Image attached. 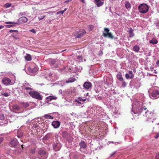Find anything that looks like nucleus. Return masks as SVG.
<instances>
[{"instance_id":"nucleus-58","label":"nucleus","mask_w":159,"mask_h":159,"mask_svg":"<svg viewBox=\"0 0 159 159\" xmlns=\"http://www.w3.org/2000/svg\"><path fill=\"white\" fill-rule=\"evenodd\" d=\"M17 149H16V150H15V151L16 152V151H17Z\"/></svg>"},{"instance_id":"nucleus-23","label":"nucleus","mask_w":159,"mask_h":159,"mask_svg":"<svg viewBox=\"0 0 159 159\" xmlns=\"http://www.w3.org/2000/svg\"><path fill=\"white\" fill-rule=\"evenodd\" d=\"M25 60L27 61H30L32 60L31 56L29 54H27L26 56L25 57Z\"/></svg>"},{"instance_id":"nucleus-19","label":"nucleus","mask_w":159,"mask_h":159,"mask_svg":"<svg viewBox=\"0 0 159 159\" xmlns=\"http://www.w3.org/2000/svg\"><path fill=\"white\" fill-rule=\"evenodd\" d=\"M129 36L130 37H133L134 36V34L133 33V30L132 28H130L129 31Z\"/></svg>"},{"instance_id":"nucleus-26","label":"nucleus","mask_w":159,"mask_h":159,"mask_svg":"<svg viewBox=\"0 0 159 159\" xmlns=\"http://www.w3.org/2000/svg\"><path fill=\"white\" fill-rule=\"evenodd\" d=\"M125 7L127 9L130 8L131 6L129 2H126L125 3Z\"/></svg>"},{"instance_id":"nucleus-46","label":"nucleus","mask_w":159,"mask_h":159,"mask_svg":"<svg viewBox=\"0 0 159 159\" xmlns=\"http://www.w3.org/2000/svg\"><path fill=\"white\" fill-rule=\"evenodd\" d=\"M159 137V133L157 134V135L155 136V139H157Z\"/></svg>"},{"instance_id":"nucleus-8","label":"nucleus","mask_w":159,"mask_h":159,"mask_svg":"<svg viewBox=\"0 0 159 159\" xmlns=\"http://www.w3.org/2000/svg\"><path fill=\"white\" fill-rule=\"evenodd\" d=\"M2 82L4 85L6 86L11 84H11H13V83L11 82V80L9 78L6 77H4L2 79Z\"/></svg>"},{"instance_id":"nucleus-9","label":"nucleus","mask_w":159,"mask_h":159,"mask_svg":"<svg viewBox=\"0 0 159 159\" xmlns=\"http://www.w3.org/2000/svg\"><path fill=\"white\" fill-rule=\"evenodd\" d=\"M79 145L80 147V151L81 152L83 151L87 147V145L86 143L84 141H81L79 144Z\"/></svg>"},{"instance_id":"nucleus-41","label":"nucleus","mask_w":159,"mask_h":159,"mask_svg":"<svg viewBox=\"0 0 159 159\" xmlns=\"http://www.w3.org/2000/svg\"><path fill=\"white\" fill-rule=\"evenodd\" d=\"M14 25H6V27L7 28H10L13 26Z\"/></svg>"},{"instance_id":"nucleus-44","label":"nucleus","mask_w":159,"mask_h":159,"mask_svg":"<svg viewBox=\"0 0 159 159\" xmlns=\"http://www.w3.org/2000/svg\"><path fill=\"white\" fill-rule=\"evenodd\" d=\"M147 109V108L145 107H143L142 109V111H145Z\"/></svg>"},{"instance_id":"nucleus-11","label":"nucleus","mask_w":159,"mask_h":159,"mask_svg":"<svg viewBox=\"0 0 159 159\" xmlns=\"http://www.w3.org/2000/svg\"><path fill=\"white\" fill-rule=\"evenodd\" d=\"M151 96L153 99H156L159 97V91L155 90L153 91L151 94Z\"/></svg>"},{"instance_id":"nucleus-36","label":"nucleus","mask_w":159,"mask_h":159,"mask_svg":"<svg viewBox=\"0 0 159 159\" xmlns=\"http://www.w3.org/2000/svg\"><path fill=\"white\" fill-rule=\"evenodd\" d=\"M79 99L80 101H82V102H84L85 101H86V99H82L80 97L79 98Z\"/></svg>"},{"instance_id":"nucleus-38","label":"nucleus","mask_w":159,"mask_h":159,"mask_svg":"<svg viewBox=\"0 0 159 159\" xmlns=\"http://www.w3.org/2000/svg\"><path fill=\"white\" fill-rule=\"evenodd\" d=\"M2 95L6 97H8L9 96L8 93H6L2 94Z\"/></svg>"},{"instance_id":"nucleus-16","label":"nucleus","mask_w":159,"mask_h":159,"mask_svg":"<svg viewBox=\"0 0 159 159\" xmlns=\"http://www.w3.org/2000/svg\"><path fill=\"white\" fill-rule=\"evenodd\" d=\"M92 84L89 82H85L83 85L84 87L86 89H89L91 87Z\"/></svg>"},{"instance_id":"nucleus-59","label":"nucleus","mask_w":159,"mask_h":159,"mask_svg":"<svg viewBox=\"0 0 159 159\" xmlns=\"http://www.w3.org/2000/svg\"><path fill=\"white\" fill-rule=\"evenodd\" d=\"M20 152H18V153H17V154H19V153Z\"/></svg>"},{"instance_id":"nucleus-50","label":"nucleus","mask_w":159,"mask_h":159,"mask_svg":"<svg viewBox=\"0 0 159 159\" xmlns=\"http://www.w3.org/2000/svg\"><path fill=\"white\" fill-rule=\"evenodd\" d=\"M4 27L2 25H0V30L2 28H3Z\"/></svg>"},{"instance_id":"nucleus-28","label":"nucleus","mask_w":159,"mask_h":159,"mask_svg":"<svg viewBox=\"0 0 159 159\" xmlns=\"http://www.w3.org/2000/svg\"><path fill=\"white\" fill-rule=\"evenodd\" d=\"M129 75L130 76V79H132L134 78V76L133 74V72L132 71H129Z\"/></svg>"},{"instance_id":"nucleus-45","label":"nucleus","mask_w":159,"mask_h":159,"mask_svg":"<svg viewBox=\"0 0 159 159\" xmlns=\"http://www.w3.org/2000/svg\"><path fill=\"white\" fill-rule=\"evenodd\" d=\"M30 31L34 33H36V31L34 29L30 30Z\"/></svg>"},{"instance_id":"nucleus-35","label":"nucleus","mask_w":159,"mask_h":159,"mask_svg":"<svg viewBox=\"0 0 159 159\" xmlns=\"http://www.w3.org/2000/svg\"><path fill=\"white\" fill-rule=\"evenodd\" d=\"M45 16H41V17H38V18L39 20H43Z\"/></svg>"},{"instance_id":"nucleus-34","label":"nucleus","mask_w":159,"mask_h":159,"mask_svg":"<svg viewBox=\"0 0 159 159\" xmlns=\"http://www.w3.org/2000/svg\"><path fill=\"white\" fill-rule=\"evenodd\" d=\"M35 149H31L30 150V152L32 153H34L35 152Z\"/></svg>"},{"instance_id":"nucleus-22","label":"nucleus","mask_w":159,"mask_h":159,"mask_svg":"<svg viewBox=\"0 0 159 159\" xmlns=\"http://www.w3.org/2000/svg\"><path fill=\"white\" fill-rule=\"evenodd\" d=\"M12 108L15 111H18L20 109L19 106L16 105H13L12 106Z\"/></svg>"},{"instance_id":"nucleus-20","label":"nucleus","mask_w":159,"mask_h":159,"mask_svg":"<svg viewBox=\"0 0 159 159\" xmlns=\"http://www.w3.org/2000/svg\"><path fill=\"white\" fill-rule=\"evenodd\" d=\"M76 79L74 77H70L69 78L68 80L66 81V83H72L75 81Z\"/></svg>"},{"instance_id":"nucleus-48","label":"nucleus","mask_w":159,"mask_h":159,"mask_svg":"<svg viewBox=\"0 0 159 159\" xmlns=\"http://www.w3.org/2000/svg\"><path fill=\"white\" fill-rule=\"evenodd\" d=\"M25 13H23L21 12L20 13V15L21 16H22L24 15H25Z\"/></svg>"},{"instance_id":"nucleus-17","label":"nucleus","mask_w":159,"mask_h":159,"mask_svg":"<svg viewBox=\"0 0 159 159\" xmlns=\"http://www.w3.org/2000/svg\"><path fill=\"white\" fill-rule=\"evenodd\" d=\"M94 2L98 7H100L104 4V2L101 1L100 0H94Z\"/></svg>"},{"instance_id":"nucleus-47","label":"nucleus","mask_w":159,"mask_h":159,"mask_svg":"<svg viewBox=\"0 0 159 159\" xmlns=\"http://www.w3.org/2000/svg\"><path fill=\"white\" fill-rule=\"evenodd\" d=\"M156 64L157 66H159V60L157 61Z\"/></svg>"},{"instance_id":"nucleus-3","label":"nucleus","mask_w":159,"mask_h":159,"mask_svg":"<svg viewBox=\"0 0 159 159\" xmlns=\"http://www.w3.org/2000/svg\"><path fill=\"white\" fill-rule=\"evenodd\" d=\"M28 20L27 18L25 16H22L18 20V22H7L5 23L7 24H14L18 25L19 23H23L26 22Z\"/></svg>"},{"instance_id":"nucleus-51","label":"nucleus","mask_w":159,"mask_h":159,"mask_svg":"<svg viewBox=\"0 0 159 159\" xmlns=\"http://www.w3.org/2000/svg\"><path fill=\"white\" fill-rule=\"evenodd\" d=\"M66 49H65V50L61 51V52H59V53L63 52L64 51H66Z\"/></svg>"},{"instance_id":"nucleus-15","label":"nucleus","mask_w":159,"mask_h":159,"mask_svg":"<svg viewBox=\"0 0 159 159\" xmlns=\"http://www.w3.org/2000/svg\"><path fill=\"white\" fill-rule=\"evenodd\" d=\"M62 136L66 140L68 139L70 137V134L66 131H63L62 134Z\"/></svg>"},{"instance_id":"nucleus-52","label":"nucleus","mask_w":159,"mask_h":159,"mask_svg":"<svg viewBox=\"0 0 159 159\" xmlns=\"http://www.w3.org/2000/svg\"><path fill=\"white\" fill-rule=\"evenodd\" d=\"M115 152H114V153H113L111 154L110 156V157H112V156H113V155L115 154Z\"/></svg>"},{"instance_id":"nucleus-27","label":"nucleus","mask_w":159,"mask_h":159,"mask_svg":"<svg viewBox=\"0 0 159 159\" xmlns=\"http://www.w3.org/2000/svg\"><path fill=\"white\" fill-rule=\"evenodd\" d=\"M11 4L9 3H6L4 5V7L5 8H7L11 6Z\"/></svg>"},{"instance_id":"nucleus-13","label":"nucleus","mask_w":159,"mask_h":159,"mask_svg":"<svg viewBox=\"0 0 159 159\" xmlns=\"http://www.w3.org/2000/svg\"><path fill=\"white\" fill-rule=\"evenodd\" d=\"M52 125L54 128L56 129L60 126V123L58 120L54 121L52 122Z\"/></svg>"},{"instance_id":"nucleus-30","label":"nucleus","mask_w":159,"mask_h":159,"mask_svg":"<svg viewBox=\"0 0 159 159\" xmlns=\"http://www.w3.org/2000/svg\"><path fill=\"white\" fill-rule=\"evenodd\" d=\"M88 27L90 31L92 30L94 28V26L93 25H90L88 26Z\"/></svg>"},{"instance_id":"nucleus-57","label":"nucleus","mask_w":159,"mask_h":159,"mask_svg":"<svg viewBox=\"0 0 159 159\" xmlns=\"http://www.w3.org/2000/svg\"><path fill=\"white\" fill-rule=\"evenodd\" d=\"M157 24V25L158 26H159V21L158 22Z\"/></svg>"},{"instance_id":"nucleus-4","label":"nucleus","mask_w":159,"mask_h":159,"mask_svg":"<svg viewBox=\"0 0 159 159\" xmlns=\"http://www.w3.org/2000/svg\"><path fill=\"white\" fill-rule=\"evenodd\" d=\"M9 144L11 147L16 148L18 149L20 148V144L16 139L11 140L9 142Z\"/></svg>"},{"instance_id":"nucleus-7","label":"nucleus","mask_w":159,"mask_h":159,"mask_svg":"<svg viewBox=\"0 0 159 159\" xmlns=\"http://www.w3.org/2000/svg\"><path fill=\"white\" fill-rule=\"evenodd\" d=\"M59 63V60L57 59H52L50 64L53 68H57Z\"/></svg>"},{"instance_id":"nucleus-39","label":"nucleus","mask_w":159,"mask_h":159,"mask_svg":"<svg viewBox=\"0 0 159 159\" xmlns=\"http://www.w3.org/2000/svg\"><path fill=\"white\" fill-rule=\"evenodd\" d=\"M3 139H4L3 137L0 136V144L3 141Z\"/></svg>"},{"instance_id":"nucleus-31","label":"nucleus","mask_w":159,"mask_h":159,"mask_svg":"<svg viewBox=\"0 0 159 159\" xmlns=\"http://www.w3.org/2000/svg\"><path fill=\"white\" fill-rule=\"evenodd\" d=\"M49 99L48 100L51 101L52 99H56V97H53L52 96H49V97L48 98Z\"/></svg>"},{"instance_id":"nucleus-12","label":"nucleus","mask_w":159,"mask_h":159,"mask_svg":"<svg viewBox=\"0 0 159 159\" xmlns=\"http://www.w3.org/2000/svg\"><path fill=\"white\" fill-rule=\"evenodd\" d=\"M145 116L148 117L149 119H151L152 118L154 113L152 111H150L147 110L146 111H145Z\"/></svg>"},{"instance_id":"nucleus-18","label":"nucleus","mask_w":159,"mask_h":159,"mask_svg":"<svg viewBox=\"0 0 159 159\" xmlns=\"http://www.w3.org/2000/svg\"><path fill=\"white\" fill-rule=\"evenodd\" d=\"M116 77L120 81H122L123 80V79L122 77V74L121 73H117Z\"/></svg>"},{"instance_id":"nucleus-33","label":"nucleus","mask_w":159,"mask_h":159,"mask_svg":"<svg viewBox=\"0 0 159 159\" xmlns=\"http://www.w3.org/2000/svg\"><path fill=\"white\" fill-rule=\"evenodd\" d=\"M21 104L24 105L25 107H27L29 106V104L27 103H24V102H22L21 103Z\"/></svg>"},{"instance_id":"nucleus-25","label":"nucleus","mask_w":159,"mask_h":159,"mask_svg":"<svg viewBox=\"0 0 159 159\" xmlns=\"http://www.w3.org/2000/svg\"><path fill=\"white\" fill-rule=\"evenodd\" d=\"M149 43L153 44H157L158 43V41L155 39L153 38L150 41Z\"/></svg>"},{"instance_id":"nucleus-5","label":"nucleus","mask_w":159,"mask_h":159,"mask_svg":"<svg viewBox=\"0 0 159 159\" xmlns=\"http://www.w3.org/2000/svg\"><path fill=\"white\" fill-rule=\"evenodd\" d=\"M110 30L108 28H104V32L103 33V36L105 37H108L111 39H113L114 37L112 34L109 32Z\"/></svg>"},{"instance_id":"nucleus-55","label":"nucleus","mask_w":159,"mask_h":159,"mask_svg":"<svg viewBox=\"0 0 159 159\" xmlns=\"http://www.w3.org/2000/svg\"><path fill=\"white\" fill-rule=\"evenodd\" d=\"M156 70H155V73H157V72L156 71Z\"/></svg>"},{"instance_id":"nucleus-42","label":"nucleus","mask_w":159,"mask_h":159,"mask_svg":"<svg viewBox=\"0 0 159 159\" xmlns=\"http://www.w3.org/2000/svg\"><path fill=\"white\" fill-rule=\"evenodd\" d=\"M15 32H18L17 30H10L9 31V32L11 33H12Z\"/></svg>"},{"instance_id":"nucleus-32","label":"nucleus","mask_w":159,"mask_h":159,"mask_svg":"<svg viewBox=\"0 0 159 159\" xmlns=\"http://www.w3.org/2000/svg\"><path fill=\"white\" fill-rule=\"evenodd\" d=\"M54 12V11H48L47 12H45V13L48 14V15L51 16L52 15L53 13Z\"/></svg>"},{"instance_id":"nucleus-6","label":"nucleus","mask_w":159,"mask_h":159,"mask_svg":"<svg viewBox=\"0 0 159 159\" xmlns=\"http://www.w3.org/2000/svg\"><path fill=\"white\" fill-rule=\"evenodd\" d=\"M38 153L39 156L41 157L40 159H45L47 157L48 155L46 152L43 149L39 150Z\"/></svg>"},{"instance_id":"nucleus-10","label":"nucleus","mask_w":159,"mask_h":159,"mask_svg":"<svg viewBox=\"0 0 159 159\" xmlns=\"http://www.w3.org/2000/svg\"><path fill=\"white\" fill-rule=\"evenodd\" d=\"M86 33L85 30L84 29L80 30V31L77 34L76 38H80L82 37Z\"/></svg>"},{"instance_id":"nucleus-2","label":"nucleus","mask_w":159,"mask_h":159,"mask_svg":"<svg viewBox=\"0 0 159 159\" xmlns=\"http://www.w3.org/2000/svg\"><path fill=\"white\" fill-rule=\"evenodd\" d=\"M138 8L140 13L144 14L148 11L149 7L146 4L142 3L139 5L138 6Z\"/></svg>"},{"instance_id":"nucleus-37","label":"nucleus","mask_w":159,"mask_h":159,"mask_svg":"<svg viewBox=\"0 0 159 159\" xmlns=\"http://www.w3.org/2000/svg\"><path fill=\"white\" fill-rule=\"evenodd\" d=\"M125 77L127 79L129 78L130 79V76L128 74H125Z\"/></svg>"},{"instance_id":"nucleus-14","label":"nucleus","mask_w":159,"mask_h":159,"mask_svg":"<svg viewBox=\"0 0 159 159\" xmlns=\"http://www.w3.org/2000/svg\"><path fill=\"white\" fill-rule=\"evenodd\" d=\"M28 70L30 73H34L37 70V69L36 67L31 68L29 67L28 68Z\"/></svg>"},{"instance_id":"nucleus-40","label":"nucleus","mask_w":159,"mask_h":159,"mask_svg":"<svg viewBox=\"0 0 159 159\" xmlns=\"http://www.w3.org/2000/svg\"><path fill=\"white\" fill-rule=\"evenodd\" d=\"M126 85V83L125 82H123L122 83V86L125 87Z\"/></svg>"},{"instance_id":"nucleus-21","label":"nucleus","mask_w":159,"mask_h":159,"mask_svg":"<svg viewBox=\"0 0 159 159\" xmlns=\"http://www.w3.org/2000/svg\"><path fill=\"white\" fill-rule=\"evenodd\" d=\"M140 49V48L139 46L135 45L133 47V50L135 52H138Z\"/></svg>"},{"instance_id":"nucleus-53","label":"nucleus","mask_w":159,"mask_h":159,"mask_svg":"<svg viewBox=\"0 0 159 159\" xmlns=\"http://www.w3.org/2000/svg\"><path fill=\"white\" fill-rule=\"evenodd\" d=\"M81 1L83 2V3H84L85 2V0H80Z\"/></svg>"},{"instance_id":"nucleus-1","label":"nucleus","mask_w":159,"mask_h":159,"mask_svg":"<svg viewBox=\"0 0 159 159\" xmlns=\"http://www.w3.org/2000/svg\"><path fill=\"white\" fill-rule=\"evenodd\" d=\"M30 85L24 84L23 89V91L25 93H28L30 96L33 98H35L39 100H42V97L40 93L34 90L33 89L30 87Z\"/></svg>"},{"instance_id":"nucleus-54","label":"nucleus","mask_w":159,"mask_h":159,"mask_svg":"<svg viewBox=\"0 0 159 159\" xmlns=\"http://www.w3.org/2000/svg\"><path fill=\"white\" fill-rule=\"evenodd\" d=\"M2 88V87L1 85L0 84V90Z\"/></svg>"},{"instance_id":"nucleus-56","label":"nucleus","mask_w":159,"mask_h":159,"mask_svg":"<svg viewBox=\"0 0 159 159\" xmlns=\"http://www.w3.org/2000/svg\"><path fill=\"white\" fill-rule=\"evenodd\" d=\"M21 147L22 148V149H23V145H21Z\"/></svg>"},{"instance_id":"nucleus-29","label":"nucleus","mask_w":159,"mask_h":159,"mask_svg":"<svg viewBox=\"0 0 159 159\" xmlns=\"http://www.w3.org/2000/svg\"><path fill=\"white\" fill-rule=\"evenodd\" d=\"M67 8H65L63 10L59 11L57 12V14L58 15L60 13H61L62 15L67 10Z\"/></svg>"},{"instance_id":"nucleus-49","label":"nucleus","mask_w":159,"mask_h":159,"mask_svg":"<svg viewBox=\"0 0 159 159\" xmlns=\"http://www.w3.org/2000/svg\"><path fill=\"white\" fill-rule=\"evenodd\" d=\"M75 102H78V103H79V104L81 103L80 102H79V101H78L77 100H75Z\"/></svg>"},{"instance_id":"nucleus-24","label":"nucleus","mask_w":159,"mask_h":159,"mask_svg":"<svg viewBox=\"0 0 159 159\" xmlns=\"http://www.w3.org/2000/svg\"><path fill=\"white\" fill-rule=\"evenodd\" d=\"M44 117L45 119H53V117L48 114L45 115Z\"/></svg>"},{"instance_id":"nucleus-43","label":"nucleus","mask_w":159,"mask_h":159,"mask_svg":"<svg viewBox=\"0 0 159 159\" xmlns=\"http://www.w3.org/2000/svg\"><path fill=\"white\" fill-rule=\"evenodd\" d=\"M156 159H159V153L157 154L156 157Z\"/></svg>"}]
</instances>
